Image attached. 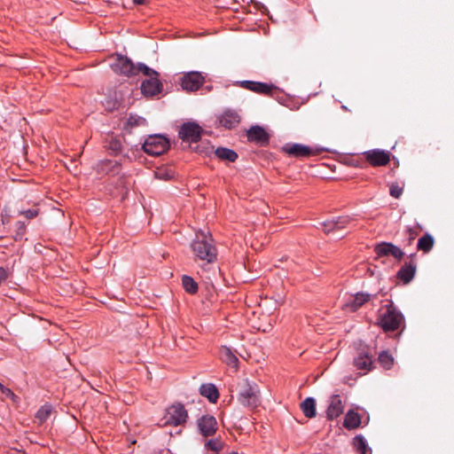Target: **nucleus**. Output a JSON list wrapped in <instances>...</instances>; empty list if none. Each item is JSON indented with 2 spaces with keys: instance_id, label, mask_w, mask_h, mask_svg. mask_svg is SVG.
Here are the masks:
<instances>
[{
  "instance_id": "obj_1",
  "label": "nucleus",
  "mask_w": 454,
  "mask_h": 454,
  "mask_svg": "<svg viewBox=\"0 0 454 454\" xmlns=\"http://www.w3.org/2000/svg\"><path fill=\"white\" fill-rule=\"evenodd\" d=\"M191 249L194 262L201 266L213 263L217 260L218 251L209 232L197 231L191 243Z\"/></svg>"
},
{
  "instance_id": "obj_2",
  "label": "nucleus",
  "mask_w": 454,
  "mask_h": 454,
  "mask_svg": "<svg viewBox=\"0 0 454 454\" xmlns=\"http://www.w3.org/2000/svg\"><path fill=\"white\" fill-rule=\"evenodd\" d=\"M112 70L120 75L127 77L136 76L142 73L144 75L155 74L156 71L145 64L138 62L135 64L129 58L121 54H116L111 64Z\"/></svg>"
},
{
  "instance_id": "obj_3",
  "label": "nucleus",
  "mask_w": 454,
  "mask_h": 454,
  "mask_svg": "<svg viewBox=\"0 0 454 454\" xmlns=\"http://www.w3.org/2000/svg\"><path fill=\"white\" fill-rule=\"evenodd\" d=\"M377 324L386 333L397 329V309L392 301L380 309Z\"/></svg>"
},
{
  "instance_id": "obj_4",
  "label": "nucleus",
  "mask_w": 454,
  "mask_h": 454,
  "mask_svg": "<svg viewBox=\"0 0 454 454\" xmlns=\"http://www.w3.org/2000/svg\"><path fill=\"white\" fill-rule=\"evenodd\" d=\"M375 355L374 348H371L364 343H359L357 347V356L354 359V366L357 370L364 371V373L373 369V356Z\"/></svg>"
},
{
  "instance_id": "obj_5",
  "label": "nucleus",
  "mask_w": 454,
  "mask_h": 454,
  "mask_svg": "<svg viewBox=\"0 0 454 454\" xmlns=\"http://www.w3.org/2000/svg\"><path fill=\"white\" fill-rule=\"evenodd\" d=\"M169 141L161 135H150L142 145L144 152L152 156H159L169 148Z\"/></svg>"
},
{
  "instance_id": "obj_6",
  "label": "nucleus",
  "mask_w": 454,
  "mask_h": 454,
  "mask_svg": "<svg viewBox=\"0 0 454 454\" xmlns=\"http://www.w3.org/2000/svg\"><path fill=\"white\" fill-rule=\"evenodd\" d=\"M239 402L250 409H254L260 404L259 389L255 383L251 384L246 380L244 386L239 391Z\"/></svg>"
},
{
  "instance_id": "obj_7",
  "label": "nucleus",
  "mask_w": 454,
  "mask_h": 454,
  "mask_svg": "<svg viewBox=\"0 0 454 454\" xmlns=\"http://www.w3.org/2000/svg\"><path fill=\"white\" fill-rule=\"evenodd\" d=\"M165 424L169 426L184 425L188 419V412L182 403H175L166 410Z\"/></svg>"
},
{
  "instance_id": "obj_8",
  "label": "nucleus",
  "mask_w": 454,
  "mask_h": 454,
  "mask_svg": "<svg viewBox=\"0 0 454 454\" xmlns=\"http://www.w3.org/2000/svg\"><path fill=\"white\" fill-rule=\"evenodd\" d=\"M202 128L196 122H184L178 131V137L184 142L197 143L201 138Z\"/></svg>"
},
{
  "instance_id": "obj_9",
  "label": "nucleus",
  "mask_w": 454,
  "mask_h": 454,
  "mask_svg": "<svg viewBox=\"0 0 454 454\" xmlns=\"http://www.w3.org/2000/svg\"><path fill=\"white\" fill-rule=\"evenodd\" d=\"M281 151L290 157L298 159L309 158L317 154V151L312 147L298 143H286L281 147Z\"/></svg>"
},
{
  "instance_id": "obj_10",
  "label": "nucleus",
  "mask_w": 454,
  "mask_h": 454,
  "mask_svg": "<svg viewBox=\"0 0 454 454\" xmlns=\"http://www.w3.org/2000/svg\"><path fill=\"white\" fill-rule=\"evenodd\" d=\"M355 220L348 215L339 216L322 223L323 231L329 234L337 231L354 226Z\"/></svg>"
},
{
  "instance_id": "obj_11",
  "label": "nucleus",
  "mask_w": 454,
  "mask_h": 454,
  "mask_svg": "<svg viewBox=\"0 0 454 454\" xmlns=\"http://www.w3.org/2000/svg\"><path fill=\"white\" fill-rule=\"evenodd\" d=\"M148 79L145 80L141 84V91L145 97H153L161 92L163 85L159 80V73L155 74L146 75Z\"/></svg>"
},
{
  "instance_id": "obj_12",
  "label": "nucleus",
  "mask_w": 454,
  "mask_h": 454,
  "mask_svg": "<svg viewBox=\"0 0 454 454\" xmlns=\"http://www.w3.org/2000/svg\"><path fill=\"white\" fill-rule=\"evenodd\" d=\"M364 159L373 167L386 166L390 160L388 152L380 149H372L363 153Z\"/></svg>"
},
{
  "instance_id": "obj_13",
  "label": "nucleus",
  "mask_w": 454,
  "mask_h": 454,
  "mask_svg": "<svg viewBox=\"0 0 454 454\" xmlns=\"http://www.w3.org/2000/svg\"><path fill=\"white\" fill-rule=\"evenodd\" d=\"M371 294L367 293L359 292L354 295L349 296L347 301L342 304V309L347 312H356L364 303L369 301Z\"/></svg>"
},
{
  "instance_id": "obj_14",
  "label": "nucleus",
  "mask_w": 454,
  "mask_h": 454,
  "mask_svg": "<svg viewBox=\"0 0 454 454\" xmlns=\"http://www.w3.org/2000/svg\"><path fill=\"white\" fill-rule=\"evenodd\" d=\"M197 426L200 434L205 437L212 436L217 430V421L212 415H203L197 420Z\"/></svg>"
},
{
  "instance_id": "obj_15",
  "label": "nucleus",
  "mask_w": 454,
  "mask_h": 454,
  "mask_svg": "<svg viewBox=\"0 0 454 454\" xmlns=\"http://www.w3.org/2000/svg\"><path fill=\"white\" fill-rule=\"evenodd\" d=\"M204 77L199 72H189L181 78V86L187 91H195L203 84Z\"/></svg>"
},
{
  "instance_id": "obj_16",
  "label": "nucleus",
  "mask_w": 454,
  "mask_h": 454,
  "mask_svg": "<svg viewBox=\"0 0 454 454\" xmlns=\"http://www.w3.org/2000/svg\"><path fill=\"white\" fill-rule=\"evenodd\" d=\"M240 87L262 95H271L277 90L273 84L266 82H254V81H241L239 82Z\"/></svg>"
},
{
  "instance_id": "obj_17",
  "label": "nucleus",
  "mask_w": 454,
  "mask_h": 454,
  "mask_svg": "<svg viewBox=\"0 0 454 454\" xmlns=\"http://www.w3.org/2000/svg\"><path fill=\"white\" fill-rule=\"evenodd\" d=\"M247 137L249 142L255 143L261 146H265L270 142V135L259 125L252 126L247 132Z\"/></svg>"
},
{
  "instance_id": "obj_18",
  "label": "nucleus",
  "mask_w": 454,
  "mask_h": 454,
  "mask_svg": "<svg viewBox=\"0 0 454 454\" xmlns=\"http://www.w3.org/2000/svg\"><path fill=\"white\" fill-rule=\"evenodd\" d=\"M239 122L240 116L234 110H226L219 117V123L228 129H234Z\"/></svg>"
},
{
  "instance_id": "obj_19",
  "label": "nucleus",
  "mask_w": 454,
  "mask_h": 454,
  "mask_svg": "<svg viewBox=\"0 0 454 454\" xmlns=\"http://www.w3.org/2000/svg\"><path fill=\"white\" fill-rule=\"evenodd\" d=\"M343 412V404L341 398L339 395L331 396L330 403L326 411V417L328 419L333 420L338 418Z\"/></svg>"
},
{
  "instance_id": "obj_20",
  "label": "nucleus",
  "mask_w": 454,
  "mask_h": 454,
  "mask_svg": "<svg viewBox=\"0 0 454 454\" xmlns=\"http://www.w3.org/2000/svg\"><path fill=\"white\" fill-rule=\"evenodd\" d=\"M219 357L228 366L238 370L239 358L231 348L227 346H222L219 348Z\"/></svg>"
},
{
  "instance_id": "obj_21",
  "label": "nucleus",
  "mask_w": 454,
  "mask_h": 454,
  "mask_svg": "<svg viewBox=\"0 0 454 454\" xmlns=\"http://www.w3.org/2000/svg\"><path fill=\"white\" fill-rule=\"evenodd\" d=\"M374 251L378 257L392 256L395 259H397V247L392 243L382 242L378 244L375 247Z\"/></svg>"
},
{
  "instance_id": "obj_22",
  "label": "nucleus",
  "mask_w": 454,
  "mask_h": 454,
  "mask_svg": "<svg viewBox=\"0 0 454 454\" xmlns=\"http://www.w3.org/2000/svg\"><path fill=\"white\" fill-rule=\"evenodd\" d=\"M415 273L416 264L412 261L405 262V264L399 269V280L403 281L404 284H408L413 279Z\"/></svg>"
},
{
  "instance_id": "obj_23",
  "label": "nucleus",
  "mask_w": 454,
  "mask_h": 454,
  "mask_svg": "<svg viewBox=\"0 0 454 454\" xmlns=\"http://www.w3.org/2000/svg\"><path fill=\"white\" fill-rule=\"evenodd\" d=\"M200 394L202 396L207 397L212 403H215L219 398V391L212 383L202 384L200 387Z\"/></svg>"
},
{
  "instance_id": "obj_24",
  "label": "nucleus",
  "mask_w": 454,
  "mask_h": 454,
  "mask_svg": "<svg viewBox=\"0 0 454 454\" xmlns=\"http://www.w3.org/2000/svg\"><path fill=\"white\" fill-rule=\"evenodd\" d=\"M361 424V418L360 415L354 411H348L343 421V427L348 430L357 428Z\"/></svg>"
},
{
  "instance_id": "obj_25",
  "label": "nucleus",
  "mask_w": 454,
  "mask_h": 454,
  "mask_svg": "<svg viewBox=\"0 0 454 454\" xmlns=\"http://www.w3.org/2000/svg\"><path fill=\"white\" fill-rule=\"evenodd\" d=\"M301 409L306 418L316 417V401L313 397H307L301 403Z\"/></svg>"
},
{
  "instance_id": "obj_26",
  "label": "nucleus",
  "mask_w": 454,
  "mask_h": 454,
  "mask_svg": "<svg viewBox=\"0 0 454 454\" xmlns=\"http://www.w3.org/2000/svg\"><path fill=\"white\" fill-rule=\"evenodd\" d=\"M215 154L222 160H227L229 162H234L238 159V153L226 147H218L215 150Z\"/></svg>"
},
{
  "instance_id": "obj_27",
  "label": "nucleus",
  "mask_w": 454,
  "mask_h": 454,
  "mask_svg": "<svg viewBox=\"0 0 454 454\" xmlns=\"http://www.w3.org/2000/svg\"><path fill=\"white\" fill-rule=\"evenodd\" d=\"M353 447L360 454H372L371 448L368 447L365 438L358 434L353 438Z\"/></svg>"
},
{
  "instance_id": "obj_28",
  "label": "nucleus",
  "mask_w": 454,
  "mask_h": 454,
  "mask_svg": "<svg viewBox=\"0 0 454 454\" xmlns=\"http://www.w3.org/2000/svg\"><path fill=\"white\" fill-rule=\"evenodd\" d=\"M434 244V239L433 236L429 233H426L419 239L417 247L418 250L423 251L424 253H428L432 250Z\"/></svg>"
},
{
  "instance_id": "obj_29",
  "label": "nucleus",
  "mask_w": 454,
  "mask_h": 454,
  "mask_svg": "<svg viewBox=\"0 0 454 454\" xmlns=\"http://www.w3.org/2000/svg\"><path fill=\"white\" fill-rule=\"evenodd\" d=\"M182 285H183L184 289L191 294H194L198 291V284L190 276H187V275L183 276Z\"/></svg>"
},
{
  "instance_id": "obj_30",
  "label": "nucleus",
  "mask_w": 454,
  "mask_h": 454,
  "mask_svg": "<svg viewBox=\"0 0 454 454\" xmlns=\"http://www.w3.org/2000/svg\"><path fill=\"white\" fill-rule=\"evenodd\" d=\"M378 362L384 369H390L394 364L393 356L386 350L379 354Z\"/></svg>"
},
{
  "instance_id": "obj_31",
  "label": "nucleus",
  "mask_w": 454,
  "mask_h": 454,
  "mask_svg": "<svg viewBox=\"0 0 454 454\" xmlns=\"http://www.w3.org/2000/svg\"><path fill=\"white\" fill-rule=\"evenodd\" d=\"M52 407L50 404L43 405L36 412L35 419L40 424L45 422L51 414Z\"/></svg>"
},
{
  "instance_id": "obj_32",
  "label": "nucleus",
  "mask_w": 454,
  "mask_h": 454,
  "mask_svg": "<svg viewBox=\"0 0 454 454\" xmlns=\"http://www.w3.org/2000/svg\"><path fill=\"white\" fill-rule=\"evenodd\" d=\"M102 169L107 173L117 174L121 169V164L116 160H106L102 162Z\"/></svg>"
},
{
  "instance_id": "obj_33",
  "label": "nucleus",
  "mask_w": 454,
  "mask_h": 454,
  "mask_svg": "<svg viewBox=\"0 0 454 454\" xmlns=\"http://www.w3.org/2000/svg\"><path fill=\"white\" fill-rule=\"evenodd\" d=\"M205 448L207 450L214 451V454H218V452L223 449V442L216 438L210 439L205 442Z\"/></svg>"
},
{
  "instance_id": "obj_34",
  "label": "nucleus",
  "mask_w": 454,
  "mask_h": 454,
  "mask_svg": "<svg viewBox=\"0 0 454 454\" xmlns=\"http://www.w3.org/2000/svg\"><path fill=\"white\" fill-rule=\"evenodd\" d=\"M154 176L157 179L169 180L170 178H172L173 174L171 171L168 170L167 168H158L154 172Z\"/></svg>"
},
{
  "instance_id": "obj_35",
  "label": "nucleus",
  "mask_w": 454,
  "mask_h": 454,
  "mask_svg": "<svg viewBox=\"0 0 454 454\" xmlns=\"http://www.w3.org/2000/svg\"><path fill=\"white\" fill-rule=\"evenodd\" d=\"M16 234H15V240H20L22 239L26 232L27 226L24 222L19 221L16 223Z\"/></svg>"
},
{
  "instance_id": "obj_36",
  "label": "nucleus",
  "mask_w": 454,
  "mask_h": 454,
  "mask_svg": "<svg viewBox=\"0 0 454 454\" xmlns=\"http://www.w3.org/2000/svg\"><path fill=\"white\" fill-rule=\"evenodd\" d=\"M122 145L120 140L112 139L109 143V150H111L114 154H118L121 152Z\"/></svg>"
},
{
  "instance_id": "obj_37",
  "label": "nucleus",
  "mask_w": 454,
  "mask_h": 454,
  "mask_svg": "<svg viewBox=\"0 0 454 454\" xmlns=\"http://www.w3.org/2000/svg\"><path fill=\"white\" fill-rule=\"evenodd\" d=\"M39 214L38 208H31L27 210H23L20 212V215H24L27 219H33L36 217Z\"/></svg>"
},
{
  "instance_id": "obj_38",
  "label": "nucleus",
  "mask_w": 454,
  "mask_h": 454,
  "mask_svg": "<svg viewBox=\"0 0 454 454\" xmlns=\"http://www.w3.org/2000/svg\"><path fill=\"white\" fill-rule=\"evenodd\" d=\"M145 120L141 117H137V116H129L128 118V121H127V124L131 126V127H134V126H138L141 122H143Z\"/></svg>"
},
{
  "instance_id": "obj_39",
  "label": "nucleus",
  "mask_w": 454,
  "mask_h": 454,
  "mask_svg": "<svg viewBox=\"0 0 454 454\" xmlns=\"http://www.w3.org/2000/svg\"><path fill=\"white\" fill-rule=\"evenodd\" d=\"M0 390L4 395H5L7 396H14V394L12 393V391L10 388L4 387L1 382H0Z\"/></svg>"
},
{
  "instance_id": "obj_40",
  "label": "nucleus",
  "mask_w": 454,
  "mask_h": 454,
  "mask_svg": "<svg viewBox=\"0 0 454 454\" xmlns=\"http://www.w3.org/2000/svg\"><path fill=\"white\" fill-rule=\"evenodd\" d=\"M404 328V316L399 311V336Z\"/></svg>"
},
{
  "instance_id": "obj_41",
  "label": "nucleus",
  "mask_w": 454,
  "mask_h": 454,
  "mask_svg": "<svg viewBox=\"0 0 454 454\" xmlns=\"http://www.w3.org/2000/svg\"><path fill=\"white\" fill-rule=\"evenodd\" d=\"M389 193L392 197L397 199V184H392V185L390 186V189H389Z\"/></svg>"
},
{
  "instance_id": "obj_42",
  "label": "nucleus",
  "mask_w": 454,
  "mask_h": 454,
  "mask_svg": "<svg viewBox=\"0 0 454 454\" xmlns=\"http://www.w3.org/2000/svg\"><path fill=\"white\" fill-rule=\"evenodd\" d=\"M145 2V0H133V3L136 4H143Z\"/></svg>"
},
{
  "instance_id": "obj_43",
  "label": "nucleus",
  "mask_w": 454,
  "mask_h": 454,
  "mask_svg": "<svg viewBox=\"0 0 454 454\" xmlns=\"http://www.w3.org/2000/svg\"><path fill=\"white\" fill-rule=\"evenodd\" d=\"M398 254H399V261H400L402 256H403V252H402L400 248H399Z\"/></svg>"
},
{
  "instance_id": "obj_44",
  "label": "nucleus",
  "mask_w": 454,
  "mask_h": 454,
  "mask_svg": "<svg viewBox=\"0 0 454 454\" xmlns=\"http://www.w3.org/2000/svg\"><path fill=\"white\" fill-rule=\"evenodd\" d=\"M398 194H399V196L402 194V188H400V187H399Z\"/></svg>"
},
{
  "instance_id": "obj_45",
  "label": "nucleus",
  "mask_w": 454,
  "mask_h": 454,
  "mask_svg": "<svg viewBox=\"0 0 454 454\" xmlns=\"http://www.w3.org/2000/svg\"><path fill=\"white\" fill-rule=\"evenodd\" d=\"M230 454H239V453H237V452H231V453H230Z\"/></svg>"
}]
</instances>
